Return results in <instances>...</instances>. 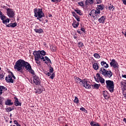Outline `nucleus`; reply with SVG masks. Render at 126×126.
Here are the masks:
<instances>
[{"mask_svg":"<svg viewBox=\"0 0 126 126\" xmlns=\"http://www.w3.org/2000/svg\"><path fill=\"white\" fill-rule=\"evenodd\" d=\"M14 67V69H16L17 71H19L20 73H23V72H24L23 71L24 68H25L28 71L32 68L30 63H28V62H26V61L22 59H20L17 61L15 63Z\"/></svg>","mask_w":126,"mask_h":126,"instance_id":"1","label":"nucleus"},{"mask_svg":"<svg viewBox=\"0 0 126 126\" xmlns=\"http://www.w3.org/2000/svg\"><path fill=\"white\" fill-rule=\"evenodd\" d=\"M33 11L34 13V17H36L37 20L42 21L41 18L45 17V14L43 12V9H42V8H35L34 9Z\"/></svg>","mask_w":126,"mask_h":126,"instance_id":"2","label":"nucleus"},{"mask_svg":"<svg viewBox=\"0 0 126 126\" xmlns=\"http://www.w3.org/2000/svg\"><path fill=\"white\" fill-rule=\"evenodd\" d=\"M33 55L34 56V60L37 64H40V63H41L40 60H41V61L42 60L43 62H45V60L44 59V56L41 55L39 51H33Z\"/></svg>","mask_w":126,"mask_h":126,"instance_id":"3","label":"nucleus"},{"mask_svg":"<svg viewBox=\"0 0 126 126\" xmlns=\"http://www.w3.org/2000/svg\"><path fill=\"white\" fill-rule=\"evenodd\" d=\"M99 72L100 73V74H102L103 76H105V77H109V78H111L113 75L112 71H108V70L105 69L104 67L100 68Z\"/></svg>","mask_w":126,"mask_h":126,"instance_id":"4","label":"nucleus"},{"mask_svg":"<svg viewBox=\"0 0 126 126\" xmlns=\"http://www.w3.org/2000/svg\"><path fill=\"white\" fill-rule=\"evenodd\" d=\"M106 88L109 90L110 92L113 93L114 92V87L115 85H114V81L111 80H106Z\"/></svg>","mask_w":126,"mask_h":126,"instance_id":"5","label":"nucleus"},{"mask_svg":"<svg viewBox=\"0 0 126 126\" xmlns=\"http://www.w3.org/2000/svg\"><path fill=\"white\" fill-rule=\"evenodd\" d=\"M10 75H8V77L6 76L5 77V81L8 83H13L14 79H16V78L15 77L12 72H10ZM12 78H13V79H12Z\"/></svg>","mask_w":126,"mask_h":126,"instance_id":"6","label":"nucleus"},{"mask_svg":"<svg viewBox=\"0 0 126 126\" xmlns=\"http://www.w3.org/2000/svg\"><path fill=\"white\" fill-rule=\"evenodd\" d=\"M97 10V11H96L95 9L92 10V12L93 13L92 17H93V18H95V17H96V18L98 19V18H99V17H98L99 16V15L98 14H100V10Z\"/></svg>","mask_w":126,"mask_h":126,"instance_id":"7","label":"nucleus"},{"mask_svg":"<svg viewBox=\"0 0 126 126\" xmlns=\"http://www.w3.org/2000/svg\"><path fill=\"white\" fill-rule=\"evenodd\" d=\"M111 66L114 68H119V64L115 59H113L110 63Z\"/></svg>","mask_w":126,"mask_h":126,"instance_id":"8","label":"nucleus"},{"mask_svg":"<svg viewBox=\"0 0 126 126\" xmlns=\"http://www.w3.org/2000/svg\"><path fill=\"white\" fill-rule=\"evenodd\" d=\"M6 10L8 16H9L10 18H12L13 16H14V12H13V10L8 8L6 9Z\"/></svg>","mask_w":126,"mask_h":126,"instance_id":"9","label":"nucleus"},{"mask_svg":"<svg viewBox=\"0 0 126 126\" xmlns=\"http://www.w3.org/2000/svg\"><path fill=\"white\" fill-rule=\"evenodd\" d=\"M33 80L35 85H39V84H41V80L39 78V77L37 76L36 75L33 77Z\"/></svg>","mask_w":126,"mask_h":126,"instance_id":"10","label":"nucleus"},{"mask_svg":"<svg viewBox=\"0 0 126 126\" xmlns=\"http://www.w3.org/2000/svg\"><path fill=\"white\" fill-rule=\"evenodd\" d=\"M82 84L83 86L86 89H91V85L87 83L86 79H84Z\"/></svg>","mask_w":126,"mask_h":126,"instance_id":"11","label":"nucleus"},{"mask_svg":"<svg viewBox=\"0 0 126 126\" xmlns=\"http://www.w3.org/2000/svg\"><path fill=\"white\" fill-rule=\"evenodd\" d=\"M94 0H86L85 2V5L86 7H88L90 4H93L94 3Z\"/></svg>","mask_w":126,"mask_h":126,"instance_id":"12","label":"nucleus"},{"mask_svg":"<svg viewBox=\"0 0 126 126\" xmlns=\"http://www.w3.org/2000/svg\"><path fill=\"white\" fill-rule=\"evenodd\" d=\"M106 18L105 16H102L99 19H98V21L99 23H102V24H104L105 23V20H106Z\"/></svg>","mask_w":126,"mask_h":126,"instance_id":"13","label":"nucleus"},{"mask_svg":"<svg viewBox=\"0 0 126 126\" xmlns=\"http://www.w3.org/2000/svg\"><path fill=\"white\" fill-rule=\"evenodd\" d=\"M74 79L77 83H83V81H84V79L82 80L76 76L74 77Z\"/></svg>","mask_w":126,"mask_h":126,"instance_id":"14","label":"nucleus"},{"mask_svg":"<svg viewBox=\"0 0 126 126\" xmlns=\"http://www.w3.org/2000/svg\"><path fill=\"white\" fill-rule=\"evenodd\" d=\"M16 26H17V23H11L6 25V27H11V28H14V27H16Z\"/></svg>","mask_w":126,"mask_h":126,"instance_id":"15","label":"nucleus"},{"mask_svg":"<svg viewBox=\"0 0 126 126\" xmlns=\"http://www.w3.org/2000/svg\"><path fill=\"white\" fill-rule=\"evenodd\" d=\"M100 63L102 66H104V68H108L109 67V64L106 62L102 61Z\"/></svg>","mask_w":126,"mask_h":126,"instance_id":"16","label":"nucleus"},{"mask_svg":"<svg viewBox=\"0 0 126 126\" xmlns=\"http://www.w3.org/2000/svg\"><path fill=\"white\" fill-rule=\"evenodd\" d=\"M93 67L95 70H98V69H99V63H94L93 65Z\"/></svg>","mask_w":126,"mask_h":126,"instance_id":"17","label":"nucleus"},{"mask_svg":"<svg viewBox=\"0 0 126 126\" xmlns=\"http://www.w3.org/2000/svg\"><path fill=\"white\" fill-rule=\"evenodd\" d=\"M93 89H99V87L101 86V85L94 83L92 85Z\"/></svg>","mask_w":126,"mask_h":126,"instance_id":"18","label":"nucleus"},{"mask_svg":"<svg viewBox=\"0 0 126 126\" xmlns=\"http://www.w3.org/2000/svg\"><path fill=\"white\" fill-rule=\"evenodd\" d=\"M5 104L7 106H11V105H13V102H11V100L10 99H7L5 102Z\"/></svg>","mask_w":126,"mask_h":126,"instance_id":"19","label":"nucleus"},{"mask_svg":"<svg viewBox=\"0 0 126 126\" xmlns=\"http://www.w3.org/2000/svg\"><path fill=\"white\" fill-rule=\"evenodd\" d=\"M73 27H74V28H77V27H78V26H79V23L77 22L76 23V21H75V22L73 23L72 24Z\"/></svg>","mask_w":126,"mask_h":126,"instance_id":"20","label":"nucleus"},{"mask_svg":"<svg viewBox=\"0 0 126 126\" xmlns=\"http://www.w3.org/2000/svg\"><path fill=\"white\" fill-rule=\"evenodd\" d=\"M34 31H35V32H36V33H38L39 34H41V33H42L43 32V29H35Z\"/></svg>","mask_w":126,"mask_h":126,"instance_id":"21","label":"nucleus"},{"mask_svg":"<svg viewBox=\"0 0 126 126\" xmlns=\"http://www.w3.org/2000/svg\"><path fill=\"white\" fill-rule=\"evenodd\" d=\"M90 125L91 126H100L98 123L96 124L94 121L91 122L90 123Z\"/></svg>","mask_w":126,"mask_h":126,"instance_id":"22","label":"nucleus"},{"mask_svg":"<svg viewBox=\"0 0 126 126\" xmlns=\"http://www.w3.org/2000/svg\"><path fill=\"white\" fill-rule=\"evenodd\" d=\"M75 12H76L78 14H79V15H83V13L81 11V10H74Z\"/></svg>","mask_w":126,"mask_h":126,"instance_id":"23","label":"nucleus"},{"mask_svg":"<svg viewBox=\"0 0 126 126\" xmlns=\"http://www.w3.org/2000/svg\"><path fill=\"white\" fill-rule=\"evenodd\" d=\"M10 19H6L5 20H3L2 21V23H3V24H7V23H9V21H10Z\"/></svg>","mask_w":126,"mask_h":126,"instance_id":"24","label":"nucleus"},{"mask_svg":"<svg viewBox=\"0 0 126 126\" xmlns=\"http://www.w3.org/2000/svg\"><path fill=\"white\" fill-rule=\"evenodd\" d=\"M97 8L99 9L98 10H103L104 9V5L103 4L98 5Z\"/></svg>","mask_w":126,"mask_h":126,"instance_id":"25","label":"nucleus"},{"mask_svg":"<svg viewBox=\"0 0 126 126\" xmlns=\"http://www.w3.org/2000/svg\"><path fill=\"white\" fill-rule=\"evenodd\" d=\"M44 60H45V62H46V61H47V62H48V63H51V64H52V61H51V60L50 59H49V58H48V57L45 56V57H44Z\"/></svg>","mask_w":126,"mask_h":126,"instance_id":"26","label":"nucleus"},{"mask_svg":"<svg viewBox=\"0 0 126 126\" xmlns=\"http://www.w3.org/2000/svg\"><path fill=\"white\" fill-rule=\"evenodd\" d=\"M38 52L41 56H46V52L44 50L38 51Z\"/></svg>","mask_w":126,"mask_h":126,"instance_id":"27","label":"nucleus"},{"mask_svg":"<svg viewBox=\"0 0 126 126\" xmlns=\"http://www.w3.org/2000/svg\"><path fill=\"white\" fill-rule=\"evenodd\" d=\"M78 4L82 7H85V6H84V3L83 1L78 2Z\"/></svg>","mask_w":126,"mask_h":126,"instance_id":"28","label":"nucleus"},{"mask_svg":"<svg viewBox=\"0 0 126 126\" xmlns=\"http://www.w3.org/2000/svg\"><path fill=\"white\" fill-rule=\"evenodd\" d=\"M99 82L101 84H105V79L102 77L99 79Z\"/></svg>","mask_w":126,"mask_h":126,"instance_id":"29","label":"nucleus"},{"mask_svg":"<svg viewBox=\"0 0 126 126\" xmlns=\"http://www.w3.org/2000/svg\"><path fill=\"white\" fill-rule=\"evenodd\" d=\"M13 110H14V108H12L11 107H8L6 108V111L7 112V113L11 112V111H13Z\"/></svg>","mask_w":126,"mask_h":126,"instance_id":"30","label":"nucleus"},{"mask_svg":"<svg viewBox=\"0 0 126 126\" xmlns=\"http://www.w3.org/2000/svg\"><path fill=\"white\" fill-rule=\"evenodd\" d=\"M42 92H43V90H42L41 89H38L36 91L35 93L37 94H41Z\"/></svg>","mask_w":126,"mask_h":126,"instance_id":"31","label":"nucleus"},{"mask_svg":"<svg viewBox=\"0 0 126 126\" xmlns=\"http://www.w3.org/2000/svg\"><path fill=\"white\" fill-rule=\"evenodd\" d=\"M83 46H84V45H83V43L81 42H79L78 43V46L79 47V48H83Z\"/></svg>","mask_w":126,"mask_h":126,"instance_id":"32","label":"nucleus"},{"mask_svg":"<svg viewBox=\"0 0 126 126\" xmlns=\"http://www.w3.org/2000/svg\"><path fill=\"white\" fill-rule=\"evenodd\" d=\"M94 58H95V59H100V58H101V57L99 56V54L98 53H95L94 55Z\"/></svg>","mask_w":126,"mask_h":126,"instance_id":"33","label":"nucleus"},{"mask_svg":"<svg viewBox=\"0 0 126 126\" xmlns=\"http://www.w3.org/2000/svg\"><path fill=\"white\" fill-rule=\"evenodd\" d=\"M74 102V103H76V104H78V103H79V100H78V98H77V96H75Z\"/></svg>","mask_w":126,"mask_h":126,"instance_id":"34","label":"nucleus"},{"mask_svg":"<svg viewBox=\"0 0 126 126\" xmlns=\"http://www.w3.org/2000/svg\"><path fill=\"white\" fill-rule=\"evenodd\" d=\"M4 77V73L3 72H2L1 74H0V79H2Z\"/></svg>","mask_w":126,"mask_h":126,"instance_id":"35","label":"nucleus"},{"mask_svg":"<svg viewBox=\"0 0 126 126\" xmlns=\"http://www.w3.org/2000/svg\"><path fill=\"white\" fill-rule=\"evenodd\" d=\"M4 100V98L0 96V105H2V101Z\"/></svg>","mask_w":126,"mask_h":126,"instance_id":"36","label":"nucleus"},{"mask_svg":"<svg viewBox=\"0 0 126 126\" xmlns=\"http://www.w3.org/2000/svg\"><path fill=\"white\" fill-rule=\"evenodd\" d=\"M28 71H29L31 74H33V75H35V72L34 71V70L32 69V68H31V69Z\"/></svg>","mask_w":126,"mask_h":126,"instance_id":"37","label":"nucleus"},{"mask_svg":"<svg viewBox=\"0 0 126 126\" xmlns=\"http://www.w3.org/2000/svg\"><path fill=\"white\" fill-rule=\"evenodd\" d=\"M104 93H105V91H103V96H104L105 99H109V96H108V95L105 94Z\"/></svg>","mask_w":126,"mask_h":126,"instance_id":"38","label":"nucleus"},{"mask_svg":"<svg viewBox=\"0 0 126 126\" xmlns=\"http://www.w3.org/2000/svg\"><path fill=\"white\" fill-rule=\"evenodd\" d=\"M14 125H16V126H21L20 124H18V122L16 120L14 121Z\"/></svg>","mask_w":126,"mask_h":126,"instance_id":"39","label":"nucleus"},{"mask_svg":"<svg viewBox=\"0 0 126 126\" xmlns=\"http://www.w3.org/2000/svg\"><path fill=\"white\" fill-rule=\"evenodd\" d=\"M50 69H49V72H50V73H53V72H54V68H53L51 65H50Z\"/></svg>","mask_w":126,"mask_h":126,"instance_id":"40","label":"nucleus"},{"mask_svg":"<svg viewBox=\"0 0 126 126\" xmlns=\"http://www.w3.org/2000/svg\"><path fill=\"white\" fill-rule=\"evenodd\" d=\"M15 106H16V107H17V106H21V102H19V101H18L15 103Z\"/></svg>","mask_w":126,"mask_h":126,"instance_id":"41","label":"nucleus"},{"mask_svg":"<svg viewBox=\"0 0 126 126\" xmlns=\"http://www.w3.org/2000/svg\"><path fill=\"white\" fill-rule=\"evenodd\" d=\"M75 18H76L77 21L79 22L80 21V17L78 16V15H77L75 17Z\"/></svg>","mask_w":126,"mask_h":126,"instance_id":"42","label":"nucleus"},{"mask_svg":"<svg viewBox=\"0 0 126 126\" xmlns=\"http://www.w3.org/2000/svg\"><path fill=\"white\" fill-rule=\"evenodd\" d=\"M55 76H56V74H55V73H53L51 74L50 78H51V79H54Z\"/></svg>","mask_w":126,"mask_h":126,"instance_id":"43","label":"nucleus"},{"mask_svg":"<svg viewBox=\"0 0 126 126\" xmlns=\"http://www.w3.org/2000/svg\"><path fill=\"white\" fill-rule=\"evenodd\" d=\"M109 8L110 10H112V11L115 9V6L111 5L109 7Z\"/></svg>","mask_w":126,"mask_h":126,"instance_id":"44","label":"nucleus"},{"mask_svg":"<svg viewBox=\"0 0 126 126\" xmlns=\"http://www.w3.org/2000/svg\"><path fill=\"white\" fill-rule=\"evenodd\" d=\"M51 1L53 2H61L62 1V0H51Z\"/></svg>","mask_w":126,"mask_h":126,"instance_id":"45","label":"nucleus"},{"mask_svg":"<svg viewBox=\"0 0 126 126\" xmlns=\"http://www.w3.org/2000/svg\"><path fill=\"white\" fill-rule=\"evenodd\" d=\"M2 86H0V95H1L2 94Z\"/></svg>","mask_w":126,"mask_h":126,"instance_id":"46","label":"nucleus"},{"mask_svg":"<svg viewBox=\"0 0 126 126\" xmlns=\"http://www.w3.org/2000/svg\"><path fill=\"white\" fill-rule=\"evenodd\" d=\"M96 77H97L98 79H100V78H102V77H101V76L100 75V73H97L96 74Z\"/></svg>","mask_w":126,"mask_h":126,"instance_id":"47","label":"nucleus"},{"mask_svg":"<svg viewBox=\"0 0 126 126\" xmlns=\"http://www.w3.org/2000/svg\"><path fill=\"white\" fill-rule=\"evenodd\" d=\"M2 89L3 90V91H6L7 90V89L3 86H2Z\"/></svg>","mask_w":126,"mask_h":126,"instance_id":"48","label":"nucleus"},{"mask_svg":"<svg viewBox=\"0 0 126 126\" xmlns=\"http://www.w3.org/2000/svg\"><path fill=\"white\" fill-rule=\"evenodd\" d=\"M1 20H4V19H6V16H4V15L3 16H2V18H0Z\"/></svg>","mask_w":126,"mask_h":126,"instance_id":"49","label":"nucleus"},{"mask_svg":"<svg viewBox=\"0 0 126 126\" xmlns=\"http://www.w3.org/2000/svg\"><path fill=\"white\" fill-rule=\"evenodd\" d=\"M80 111H82L83 112H85L86 111V109L84 108V107H81L80 108Z\"/></svg>","mask_w":126,"mask_h":126,"instance_id":"50","label":"nucleus"},{"mask_svg":"<svg viewBox=\"0 0 126 126\" xmlns=\"http://www.w3.org/2000/svg\"><path fill=\"white\" fill-rule=\"evenodd\" d=\"M14 99H15V102H14V104L15 103H17V102H18L19 101H18V98H17V97H14Z\"/></svg>","mask_w":126,"mask_h":126,"instance_id":"51","label":"nucleus"},{"mask_svg":"<svg viewBox=\"0 0 126 126\" xmlns=\"http://www.w3.org/2000/svg\"><path fill=\"white\" fill-rule=\"evenodd\" d=\"M4 14H3L2 13V12H1L0 11V18H2V16H3Z\"/></svg>","mask_w":126,"mask_h":126,"instance_id":"52","label":"nucleus"},{"mask_svg":"<svg viewBox=\"0 0 126 126\" xmlns=\"http://www.w3.org/2000/svg\"><path fill=\"white\" fill-rule=\"evenodd\" d=\"M81 31H82V32H84V33H85V29L83 28H81L80 29Z\"/></svg>","mask_w":126,"mask_h":126,"instance_id":"53","label":"nucleus"},{"mask_svg":"<svg viewBox=\"0 0 126 126\" xmlns=\"http://www.w3.org/2000/svg\"><path fill=\"white\" fill-rule=\"evenodd\" d=\"M97 4H100V3H102V0H98V1L96 2Z\"/></svg>","mask_w":126,"mask_h":126,"instance_id":"54","label":"nucleus"},{"mask_svg":"<svg viewBox=\"0 0 126 126\" xmlns=\"http://www.w3.org/2000/svg\"><path fill=\"white\" fill-rule=\"evenodd\" d=\"M72 14H73V16H74V17H75L76 16H77V15L76 14V13H75V12H72Z\"/></svg>","mask_w":126,"mask_h":126,"instance_id":"55","label":"nucleus"},{"mask_svg":"<svg viewBox=\"0 0 126 126\" xmlns=\"http://www.w3.org/2000/svg\"><path fill=\"white\" fill-rule=\"evenodd\" d=\"M94 78L96 82H99V80H98V79L96 78V77H94Z\"/></svg>","mask_w":126,"mask_h":126,"instance_id":"56","label":"nucleus"},{"mask_svg":"<svg viewBox=\"0 0 126 126\" xmlns=\"http://www.w3.org/2000/svg\"><path fill=\"white\" fill-rule=\"evenodd\" d=\"M51 74V72H48L47 73H46V75H48V76H50Z\"/></svg>","mask_w":126,"mask_h":126,"instance_id":"57","label":"nucleus"},{"mask_svg":"<svg viewBox=\"0 0 126 126\" xmlns=\"http://www.w3.org/2000/svg\"><path fill=\"white\" fill-rule=\"evenodd\" d=\"M89 15H90V16H92V15H93V13L92 12V11L90 12Z\"/></svg>","mask_w":126,"mask_h":126,"instance_id":"58","label":"nucleus"},{"mask_svg":"<svg viewBox=\"0 0 126 126\" xmlns=\"http://www.w3.org/2000/svg\"><path fill=\"white\" fill-rule=\"evenodd\" d=\"M122 1L123 3H124L125 4H126V0H122Z\"/></svg>","mask_w":126,"mask_h":126,"instance_id":"59","label":"nucleus"},{"mask_svg":"<svg viewBox=\"0 0 126 126\" xmlns=\"http://www.w3.org/2000/svg\"><path fill=\"white\" fill-rule=\"evenodd\" d=\"M122 77H124V78H126V75H123Z\"/></svg>","mask_w":126,"mask_h":126,"instance_id":"60","label":"nucleus"},{"mask_svg":"<svg viewBox=\"0 0 126 126\" xmlns=\"http://www.w3.org/2000/svg\"><path fill=\"white\" fill-rule=\"evenodd\" d=\"M123 122H124L125 123H126V118H124V119H123Z\"/></svg>","mask_w":126,"mask_h":126,"instance_id":"61","label":"nucleus"},{"mask_svg":"<svg viewBox=\"0 0 126 126\" xmlns=\"http://www.w3.org/2000/svg\"><path fill=\"white\" fill-rule=\"evenodd\" d=\"M77 32L78 33V34H81V32L79 31H77Z\"/></svg>","mask_w":126,"mask_h":126,"instance_id":"62","label":"nucleus"},{"mask_svg":"<svg viewBox=\"0 0 126 126\" xmlns=\"http://www.w3.org/2000/svg\"><path fill=\"white\" fill-rule=\"evenodd\" d=\"M124 88L125 90H126V85L124 86Z\"/></svg>","mask_w":126,"mask_h":126,"instance_id":"63","label":"nucleus"},{"mask_svg":"<svg viewBox=\"0 0 126 126\" xmlns=\"http://www.w3.org/2000/svg\"><path fill=\"white\" fill-rule=\"evenodd\" d=\"M49 17H52L53 15L52 14H49Z\"/></svg>","mask_w":126,"mask_h":126,"instance_id":"64","label":"nucleus"}]
</instances>
